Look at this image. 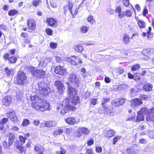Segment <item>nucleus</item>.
<instances>
[{
	"label": "nucleus",
	"mask_w": 154,
	"mask_h": 154,
	"mask_svg": "<svg viewBox=\"0 0 154 154\" xmlns=\"http://www.w3.org/2000/svg\"><path fill=\"white\" fill-rule=\"evenodd\" d=\"M41 1L40 0H33L32 2V4L35 7H37L41 3Z\"/></svg>",
	"instance_id": "obj_38"
},
{
	"label": "nucleus",
	"mask_w": 154,
	"mask_h": 154,
	"mask_svg": "<svg viewBox=\"0 0 154 154\" xmlns=\"http://www.w3.org/2000/svg\"><path fill=\"white\" fill-rule=\"evenodd\" d=\"M17 148L18 149L21 153L24 152L25 151V150L24 149L23 147L20 146H16Z\"/></svg>",
	"instance_id": "obj_51"
},
{
	"label": "nucleus",
	"mask_w": 154,
	"mask_h": 154,
	"mask_svg": "<svg viewBox=\"0 0 154 154\" xmlns=\"http://www.w3.org/2000/svg\"><path fill=\"white\" fill-rule=\"evenodd\" d=\"M46 23L49 26L53 27H57L58 25L57 20L52 17H48L46 19Z\"/></svg>",
	"instance_id": "obj_13"
},
{
	"label": "nucleus",
	"mask_w": 154,
	"mask_h": 154,
	"mask_svg": "<svg viewBox=\"0 0 154 154\" xmlns=\"http://www.w3.org/2000/svg\"><path fill=\"white\" fill-rule=\"evenodd\" d=\"M57 122L54 121H48L42 123L46 127L49 128L55 126L57 125Z\"/></svg>",
	"instance_id": "obj_24"
},
{
	"label": "nucleus",
	"mask_w": 154,
	"mask_h": 154,
	"mask_svg": "<svg viewBox=\"0 0 154 154\" xmlns=\"http://www.w3.org/2000/svg\"><path fill=\"white\" fill-rule=\"evenodd\" d=\"M143 15L144 16H145L148 13V11L146 7H145L143 11Z\"/></svg>",
	"instance_id": "obj_54"
},
{
	"label": "nucleus",
	"mask_w": 154,
	"mask_h": 154,
	"mask_svg": "<svg viewBox=\"0 0 154 154\" xmlns=\"http://www.w3.org/2000/svg\"><path fill=\"white\" fill-rule=\"evenodd\" d=\"M152 30V28L151 26H149L148 28V30H147L146 33L147 34V37L148 38H149V35H150L151 31Z\"/></svg>",
	"instance_id": "obj_58"
},
{
	"label": "nucleus",
	"mask_w": 154,
	"mask_h": 154,
	"mask_svg": "<svg viewBox=\"0 0 154 154\" xmlns=\"http://www.w3.org/2000/svg\"><path fill=\"white\" fill-rule=\"evenodd\" d=\"M142 103L141 100L138 98H135L130 101L131 106L134 108L141 105Z\"/></svg>",
	"instance_id": "obj_16"
},
{
	"label": "nucleus",
	"mask_w": 154,
	"mask_h": 154,
	"mask_svg": "<svg viewBox=\"0 0 154 154\" xmlns=\"http://www.w3.org/2000/svg\"><path fill=\"white\" fill-rule=\"evenodd\" d=\"M29 121L28 119L24 120L22 123V125L24 126H26L29 123Z\"/></svg>",
	"instance_id": "obj_46"
},
{
	"label": "nucleus",
	"mask_w": 154,
	"mask_h": 154,
	"mask_svg": "<svg viewBox=\"0 0 154 154\" xmlns=\"http://www.w3.org/2000/svg\"><path fill=\"white\" fill-rule=\"evenodd\" d=\"M27 25L29 29L28 32H31L34 31L36 27L35 20L33 18L29 19L27 20Z\"/></svg>",
	"instance_id": "obj_8"
},
{
	"label": "nucleus",
	"mask_w": 154,
	"mask_h": 154,
	"mask_svg": "<svg viewBox=\"0 0 154 154\" xmlns=\"http://www.w3.org/2000/svg\"><path fill=\"white\" fill-rule=\"evenodd\" d=\"M123 40L125 44H128L130 41V38L129 36L126 34H125L123 37Z\"/></svg>",
	"instance_id": "obj_36"
},
{
	"label": "nucleus",
	"mask_w": 154,
	"mask_h": 154,
	"mask_svg": "<svg viewBox=\"0 0 154 154\" xmlns=\"http://www.w3.org/2000/svg\"><path fill=\"white\" fill-rule=\"evenodd\" d=\"M19 139H20V141L23 143H24L25 142L26 137H24L23 136L20 135L19 137Z\"/></svg>",
	"instance_id": "obj_49"
},
{
	"label": "nucleus",
	"mask_w": 154,
	"mask_h": 154,
	"mask_svg": "<svg viewBox=\"0 0 154 154\" xmlns=\"http://www.w3.org/2000/svg\"><path fill=\"white\" fill-rule=\"evenodd\" d=\"M121 137L120 136H116L113 139V144L114 145L115 144L117 141L120 139Z\"/></svg>",
	"instance_id": "obj_50"
},
{
	"label": "nucleus",
	"mask_w": 154,
	"mask_h": 154,
	"mask_svg": "<svg viewBox=\"0 0 154 154\" xmlns=\"http://www.w3.org/2000/svg\"><path fill=\"white\" fill-rule=\"evenodd\" d=\"M80 30L82 33H85L88 31V28L86 26H82L81 27Z\"/></svg>",
	"instance_id": "obj_42"
},
{
	"label": "nucleus",
	"mask_w": 154,
	"mask_h": 154,
	"mask_svg": "<svg viewBox=\"0 0 154 154\" xmlns=\"http://www.w3.org/2000/svg\"><path fill=\"white\" fill-rule=\"evenodd\" d=\"M139 142L141 143H147V141L144 139H142L139 140Z\"/></svg>",
	"instance_id": "obj_64"
},
{
	"label": "nucleus",
	"mask_w": 154,
	"mask_h": 154,
	"mask_svg": "<svg viewBox=\"0 0 154 154\" xmlns=\"http://www.w3.org/2000/svg\"><path fill=\"white\" fill-rule=\"evenodd\" d=\"M55 85L57 88L58 92L60 94H62L64 89L63 84L60 81H57L55 83Z\"/></svg>",
	"instance_id": "obj_15"
},
{
	"label": "nucleus",
	"mask_w": 154,
	"mask_h": 154,
	"mask_svg": "<svg viewBox=\"0 0 154 154\" xmlns=\"http://www.w3.org/2000/svg\"><path fill=\"white\" fill-rule=\"evenodd\" d=\"M27 82V78L25 73L21 71L18 72L17 83V85L23 86Z\"/></svg>",
	"instance_id": "obj_6"
},
{
	"label": "nucleus",
	"mask_w": 154,
	"mask_h": 154,
	"mask_svg": "<svg viewBox=\"0 0 154 154\" xmlns=\"http://www.w3.org/2000/svg\"><path fill=\"white\" fill-rule=\"evenodd\" d=\"M33 124L36 126H37L39 124V121L37 120H33Z\"/></svg>",
	"instance_id": "obj_61"
},
{
	"label": "nucleus",
	"mask_w": 154,
	"mask_h": 154,
	"mask_svg": "<svg viewBox=\"0 0 154 154\" xmlns=\"http://www.w3.org/2000/svg\"><path fill=\"white\" fill-rule=\"evenodd\" d=\"M63 132V129L61 128H59L54 131L53 135L55 137L62 134Z\"/></svg>",
	"instance_id": "obj_28"
},
{
	"label": "nucleus",
	"mask_w": 154,
	"mask_h": 154,
	"mask_svg": "<svg viewBox=\"0 0 154 154\" xmlns=\"http://www.w3.org/2000/svg\"><path fill=\"white\" fill-rule=\"evenodd\" d=\"M73 4H74L70 0H69L68 2V8L70 12H71V10H72V9Z\"/></svg>",
	"instance_id": "obj_37"
},
{
	"label": "nucleus",
	"mask_w": 154,
	"mask_h": 154,
	"mask_svg": "<svg viewBox=\"0 0 154 154\" xmlns=\"http://www.w3.org/2000/svg\"><path fill=\"white\" fill-rule=\"evenodd\" d=\"M20 37L23 39V43L24 44H29L30 42V40L29 38L28 34L25 32H22L20 34Z\"/></svg>",
	"instance_id": "obj_20"
},
{
	"label": "nucleus",
	"mask_w": 154,
	"mask_h": 154,
	"mask_svg": "<svg viewBox=\"0 0 154 154\" xmlns=\"http://www.w3.org/2000/svg\"><path fill=\"white\" fill-rule=\"evenodd\" d=\"M35 150L36 153L43 152L41 146L38 144H37L35 146Z\"/></svg>",
	"instance_id": "obj_35"
},
{
	"label": "nucleus",
	"mask_w": 154,
	"mask_h": 154,
	"mask_svg": "<svg viewBox=\"0 0 154 154\" xmlns=\"http://www.w3.org/2000/svg\"><path fill=\"white\" fill-rule=\"evenodd\" d=\"M144 116L143 114L137 112V115L136 117V119L135 120L136 122H139L143 121L144 120Z\"/></svg>",
	"instance_id": "obj_29"
},
{
	"label": "nucleus",
	"mask_w": 154,
	"mask_h": 154,
	"mask_svg": "<svg viewBox=\"0 0 154 154\" xmlns=\"http://www.w3.org/2000/svg\"><path fill=\"white\" fill-rule=\"evenodd\" d=\"M66 153V150L63 148H60V151H57L56 152L57 154H65Z\"/></svg>",
	"instance_id": "obj_44"
},
{
	"label": "nucleus",
	"mask_w": 154,
	"mask_h": 154,
	"mask_svg": "<svg viewBox=\"0 0 154 154\" xmlns=\"http://www.w3.org/2000/svg\"><path fill=\"white\" fill-rule=\"evenodd\" d=\"M103 112L104 113L107 115H109L110 116H113L114 115L113 111L112 110L113 108L110 109L109 108H104Z\"/></svg>",
	"instance_id": "obj_25"
},
{
	"label": "nucleus",
	"mask_w": 154,
	"mask_h": 154,
	"mask_svg": "<svg viewBox=\"0 0 154 154\" xmlns=\"http://www.w3.org/2000/svg\"><path fill=\"white\" fill-rule=\"evenodd\" d=\"M37 68H32L31 69V74L37 77L42 78L45 75V72L42 70H38Z\"/></svg>",
	"instance_id": "obj_11"
},
{
	"label": "nucleus",
	"mask_w": 154,
	"mask_h": 154,
	"mask_svg": "<svg viewBox=\"0 0 154 154\" xmlns=\"http://www.w3.org/2000/svg\"><path fill=\"white\" fill-rule=\"evenodd\" d=\"M102 151V149L101 147L97 146L96 147V151L97 152L100 153Z\"/></svg>",
	"instance_id": "obj_57"
},
{
	"label": "nucleus",
	"mask_w": 154,
	"mask_h": 154,
	"mask_svg": "<svg viewBox=\"0 0 154 154\" xmlns=\"http://www.w3.org/2000/svg\"><path fill=\"white\" fill-rule=\"evenodd\" d=\"M66 61L70 63L72 66H77L81 65L82 63V60L75 56H72L71 57H67Z\"/></svg>",
	"instance_id": "obj_7"
},
{
	"label": "nucleus",
	"mask_w": 154,
	"mask_h": 154,
	"mask_svg": "<svg viewBox=\"0 0 154 154\" xmlns=\"http://www.w3.org/2000/svg\"><path fill=\"white\" fill-rule=\"evenodd\" d=\"M73 98L65 100L61 103H57V109L58 111L60 112L61 114L64 115L68 111L72 109L70 103L75 105L79 103V98L78 96H76Z\"/></svg>",
	"instance_id": "obj_2"
},
{
	"label": "nucleus",
	"mask_w": 154,
	"mask_h": 154,
	"mask_svg": "<svg viewBox=\"0 0 154 154\" xmlns=\"http://www.w3.org/2000/svg\"><path fill=\"white\" fill-rule=\"evenodd\" d=\"M8 118H3L2 120V124L3 125L4 124H6L8 121Z\"/></svg>",
	"instance_id": "obj_59"
},
{
	"label": "nucleus",
	"mask_w": 154,
	"mask_h": 154,
	"mask_svg": "<svg viewBox=\"0 0 154 154\" xmlns=\"http://www.w3.org/2000/svg\"><path fill=\"white\" fill-rule=\"evenodd\" d=\"M104 134L106 137H111L115 134V131L113 130L110 129L106 131Z\"/></svg>",
	"instance_id": "obj_26"
},
{
	"label": "nucleus",
	"mask_w": 154,
	"mask_h": 154,
	"mask_svg": "<svg viewBox=\"0 0 154 154\" xmlns=\"http://www.w3.org/2000/svg\"><path fill=\"white\" fill-rule=\"evenodd\" d=\"M45 32L48 35H52L53 34V30L49 28H47L45 29Z\"/></svg>",
	"instance_id": "obj_41"
},
{
	"label": "nucleus",
	"mask_w": 154,
	"mask_h": 154,
	"mask_svg": "<svg viewBox=\"0 0 154 154\" xmlns=\"http://www.w3.org/2000/svg\"><path fill=\"white\" fill-rule=\"evenodd\" d=\"M12 101L11 97L9 96H7L3 97L2 103L3 105L8 106L11 103Z\"/></svg>",
	"instance_id": "obj_21"
},
{
	"label": "nucleus",
	"mask_w": 154,
	"mask_h": 154,
	"mask_svg": "<svg viewBox=\"0 0 154 154\" xmlns=\"http://www.w3.org/2000/svg\"><path fill=\"white\" fill-rule=\"evenodd\" d=\"M50 47L52 49H55L57 47V44L56 43L51 42L50 44Z\"/></svg>",
	"instance_id": "obj_48"
},
{
	"label": "nucleus",
	"mask_w": 154,
	"mask_h": 154,
	"mask_svg": "<svg viewBox=\"0 0 154 154\" xmlns=\"http://www.w3.org/2000/svg\"><path fill=\"white\" fill-rule=\"evenodd\" d=\"M125 99L124 98L118 99L114 100L111 102L112 105L115 107L119 106L124 104Z\"/></svg>",
	"instance_id": "obj_17"
},
{
	"label": "nucleus",
	"mask_w": 154,
	"mask_h": 154,
	"mask_svg": "<svg viewBox=\"0 0 154 154\" xmlns=\"http://www.w3.org/2000/svg\"><path fill=\"white\" fill-rule=\"evenodd\" d=\"M138 112L143 114L146 113V120L148 122H154V108L148 110L146 107H143Z\"/></svg>",
	"instance_id": "obj_3"
},
{
	"label": "nucleus",
	"mask_w": 154,
	"mask_h": 154,
	"mask_svg": "<svg viewBox=\"0 0 154 154\" xmlns=\"http://www.w3.org/2000/svg\"><path fill=\"white\" fill-rule=\"evenodd\" d=\"M67 94L68 95V98H73L77 96V91L74 88L70 86L69 83H67Z\"/></svg>",
	"instance_id": "obj_9"
},
{
	"label": "nucleus",
	"mask_w": 154,
	"mask_h": 154,
	"mask_svg": "<svg viewBox=\"0 0 154 154\" xmlns=\"http://www.w3.org/2000/svg\"><path fill=\"white\" fill-rule=\"evenodd\" d=\"M72 129L71 128H67L66 129L65 132L67 134H70L72 133Z\"/></svg>",
	"instance_id": "obj_56"
},
{
	"label": "nucleus",
	"mask_w": 154,
	"mask_h": 154,
	"mask_svg": "<svg viewBox=\"0 0 154 154\" xmlns=\"http://www.w3.org/2000/svg\"><path fill=\"white\" fill-rule=\"evenodd\" d=\"M90 93L88 91H86L85 92V94L84 95V97L85 98H87L89 97L90 96Z\"/></svg>",
	"instance_id": "obj_63"
},
{
	"label": "nucleus",
	"mask_w": 154,
	"mask_h": 154,
	"mask_svg": "<svg viewBox=\"0 0 154 154\" xmlns=\"http://www.w3.org/2000/svg\"><path fill=\"white\" fill-rule=\"evenodd\" d=\"M137 22L140 29H143L145 27L146 23L144 21L138 20H137Z\"/></svg>",
	"instance_id": "obj_30"
},
{
	"label": "nucleus",
	"mask_w": 154,
	"mask_h": 154,
	"mask_svg": "<svg viewBox=\"0 0 154 154\" xmlns=\"http://www.w3.org/2000/svg\"><path fill=\"white\" fill-rule=\"evenodd\" d=\"M109 100V99L108 98H105L103 99V100L102 101V105L103 106V108H105V106H104L105 104L108 102Z\"/></svg>",
	"instance_id": "obj_45"
},
{
	"label": "nucleus",
	"mask_w": 154,
	"mask_h": 154,
	"mask_svg": "<svg viewBox=\"0 0 154 154\" xmlns=\"http://www.w3.org/2000/svg\"><path fill=\"white\" fill-rule=\"evenodd\" d=\"M121 6H118L115 10V13L118 14V16L119 19H122L125 16L130 17L132 15V12L130 10H126L125 11H122Z\"/></svg>",
	"instance_id": "obj_4"
},
{
	"label": "nucleus",
	"mask_w": 154,
	"mask_h": 154,
	"mask_svg": "<svg viewBox=\"0 0 154 154\" xmlns=\"http://www.w3.org/2000/svg\"><path fill=\"white\" fill-rule=\"evenodd\" d=\"M87 20L91 24H94L96 23L95 20L92 15L89 16L88 17Z\"/></svg>",
	"instance_id": "obj_34"
},
{
	"label": "nucleus",
	"mask_w": 154,
	"mask_h": 154,
	"mask_svg": "<svg viewBox=\"0 0 154 154\" xmlns=\"http://www.w3.org/2000/svg\"><path fill=\"white\" fill-rule=\"evenodd\" d=\"M149 136L151 139L154 138V130L153 131H149Z\"/></svg>",
	"instance_id": "obj_47"
},
{
	"label": "nucleus",
	"mask_w": 154,
	"mask_h": 154,
	"mask_svg": "<svg viewBox=\"0 0 154 154\" xmlns=\"http://www.w3.org/2000/svg\"><path fill=\"white\" fill-rule=\"evenodd\" d=\"M68 80L73 84L78 86L79 83V79L78 76L74 73L70 74L68 78Z\"/></svg>",
	"instance_id": "obj_10"
},
{
	"label": "nucleus",
	"mask_w": 154,
	"mask_h": 154,
	"mask_svg": "<svg viewBox=\"0 0 154 154\" xmlns=\"http://www.w3.org/2000/svg\"><path fill=\"white\" fill-rule=\"evenodd\" d=\"M9 54L11 55H14L15 54L16 52V49L14 48H12L9 50L8 51Z\"/></svg>",
	"instance_id": "obj_53"
},
{
	"label": "nucleus",
	"mask_w": 154,
	"mask_h": 154,
	"mask_svg": "<svg viewBox=\"0 0 154 154\" xmlns=\"http://www.w3.org/2000/svg\"><path fill=\"white\" fill-rule=\"evenodd\" d=\"M90 131V130L87 128L82 127L78 129L76 136L77 137H79L83 133L84 134L87 135L89 134Z\"/></svg>",
	"instance_id": "obj_18"
},
{
	"label": "nucleus",
	"mask_w": 154,
	"mask_h": 154,
	"mask_svg": "<svg viewBox=\"0 0 154 154\" xmlns=\"http://www.w3.org/2000/svg\"><path fill=\"white\" fill-rule=\"evenodd\" d=\"M122 3L123 5L126 7H128L130 5L132 6V8L134 9L132 5L130 4L129 0H122Z\"/></svg>",
	"instance_id": "obj_40"
},
{
	"label": "nucleus",
	"mask_w": 154,
	"mask_h": 154,
	"mask_svg": "<svg viewBox=\"0 0 154 154\" xmlns=\"http://www.w3.org/2000/svg\"><path fill=\"white\" fill-rule=\"evenodd\" d=\"M18 11L15 9H13L10 10L8 13V15L10 16H13L18 14Z\"/></svg>",
	"instance_id": "obj_31"
},
{
	"label": "nucleus",
	"mask_w": 154,
	"mask_h": 154,
	"mask_svg": "<svg viewBox=\"0 0 154 154\" xmlns=\"http://www.w3.org/2000/svg\"><path fill=\"white\" fill-rule=\"evenodd\" d=\"M8 144L10 147L14 142L15 136L13 134L11 133L8 134Z\"/></svg>",
	"instance_id": "obj_22"
},
{
	"label": "nucleus",
	"mask_w": 154,
	"mask_h": 154,
	"mask_svg": "<svg viewBox=\"0 0 154 154\" xmlns=\"http://www.w3.org/2000/svg\"><path fill=\"white\" fill-rule=\"evenodd\" d=\"M5 71L8 76H12L14 71V69L12 68H5Z\"/></svg>",
	"instance_id": "obj_32"
},
{
	"label": "nucleus",
	"mask_w": 154,
	"mask_h": 154,
	"mask_svg": "<svg viewBox=\"0 0 154 154\" xmlns=\"http://www.w3.org/2000/svg\"><path fill=\"white\" fill-rule=\"evenodd\" d=\"M2 57L4 60L5 61L8 60L9 63H15L17 60L16 57L14 56H12L10 57L9 54L8 53L4 54L3 55Z\"/></svg>",
	"instance_id": "obj_12"
},
{
	"label": "nucleus",
	"mask_w": 154,
	"mask_h": 154,
	"mask_svg": "<svg viewBox=\"0 0 154 154\" xmlns=\"http://www.w3.org/2000/svg\"><path fill=\"white\" fill-rule=\"evenodd\" d=\"M135 8L138 11H140L141 10V8L140 6L138 4H137L135 5Z\"/></svg>",
	"instance_id": "obj_62"
},
{
	"label": "nucleus",
	"mask_w": 154,
	"mask_h": 154,
	"mask_svg": "<svg viewBox=\"0 0 154 154\" xmlns=\"http://www.w3.org/2000/svg\"><path fill=\"white\" fill-rule=\"evenodd\" d=\"M79 8V7H77L75 8L74 12H73L72 10H71V12H70V13L72 15L73 18H74L75 16L77 14Z\"/></svg>",
	"instance_id": "obj_39"
},
{
	"label": "nucleus",
	"mask_w": 154,
	"mask_h": 154,
	"mask_svg": "<svg viewBox=\"0 0 154 154\" xmlns=\"http://www.w3.org/2000/svg\"><path fill=\"white\" fill-rule=\"evenodd\" d=\"M57 74L62 75H64L66 73V70L65 69H63L62 68L60 72H58V71H57Z\"/></svg>",
	"instance_id": "obj_43"
},
{
	"label": "nucleus",
	"mask_w": 154,
	"mask_h": 154,
	"mask_svg": "<svg viewBox=\"0 0 154 154\" xmlns=\"http://www.w3.org/2000/svg\"><path fill=\"white\" fill-rule=\"evenodd\" d=\"M38 95L31 97V100L32 101V106L35 109L43 112L51 109L50 104L47 100H43L42 98Z\"/></svg>",
	"instance_id": "obj_1"
},
{
	"label": "nucleus",
	"mask_w": 154,
	"mask_h": 154,
	"mask_svg": "<svg viewBox=\"0 0 154 154\" xmlns=\"http://www.w3.org/2000/svg\"><path fill=\"white\" fill-rule=\"evenodd\" d=\"M65 122L68 124L71 125H74L79 123L80 122V118L73 117H69L64 119Z\"/></svg>",
	"instance_id": "obj_14"
},
{
	"label": "nucleus",
	"mask_w": 154,
	"mask_h": 154,
	"mask_svg": "<svg viewBox=\"0 0 154 154\" xmlns=\"http://www.w3.org/2000/svg\"><path fill=\"white\" fill-rule=\"evenodd\" d=\"M91 103L94 105H95L97 102V99H92L91 101Z\"/></svg>",
	"instance_id": "obj_60"
},
{
	"label": "nucleus",
	"mask_w": 154,
	"mask_h": 154,
	"mask_svg": "<svg viewBox=\"0 0 154 154\" xmlns=\"http://www.w3.org/2000/svg\"><path fill=\"white\" fill-rule=\"evenodd\" d=\"M38 86L39 93L41 95H43L45 96L50 92V89L47 84L44 81L38 83Z\"/></svg>",
	"instance_id": "obj_5"
},
{
	"label": "nucleus",
	"mask_w": 154,
	"mask_h": 154,
	"mask_svg": "<svg viewBox=\"0 0 154 154\" xmlns=\"http://www.w3.org/2000/svg\"><path fill=\"white\" fill-rule=\"evenodd\" d=\"M154 52L153 49L151 48H147L143 49L142 52L143 55L148 56L149 55Z\"/></svg>",
	"instance_id": "obj_23"
},
{
	"label": "nucleus",
	"mask_w": 154,
	"mask_h": 154,
	"mask_svg": "<svg viewBox=\"0 0 154 154\" xmlns=\"http://www.w3.org/2000/svg\"><path fill=\"white\" fill-rule=\"evenodd\" d=\"M140 97L141 99L143 100H146L148 98L147 96L146 95L142 94L140 96Z\"/></svg>",
	"instance_id": "obj_55"
},
{
	"label": "nucleus",
	"mask_w": 154,
	"mask_h": 154,
	"mask_svg": "<svg viewBox=\"0 0 154 154\" xmlns=\"http://www.w3.org/2000/svg\"><path fill=\"white\" fill-rule=\"evenodd\" d=\"M68 6L67 5H64L63 8V13L65 14H66L68 11Z\"/></svg>",
	"instance_id": "obj_52"
},
{
	"label": "nucleus",
	"mask_w": 154,
	"mask_h": 154,
	"mask_svg": "<svg viewBox=\"0 0 154 154\" xmlns=\"http://www.w3.org/2000/svg\"><path fill=\"white\" fill-rule=\"evenodd\" d=\"M74 49L77 52L81 53L83 50V48L81 44L75 45L74 47Z\"/></svg>",
	"instance_id": "obj_27"
},
{
	"label": "nucleus",
	"mask_w": 154,
	"mask_h": 154,
	"mask_svg": "<svg viewBox=\"0 0 154 154\" xmlns=\"http://www.w3.org/2000/svg\"><path fill=\"white\" fill-rule=\"evenodd\" d=\"M143 88L146 91H149L152 89V85L150 84H146L143 86Z\"/></svg>",
	"instance_id": "obj_33"
},
{
	"label": "nucleus",
	"mask_w": 154,
	"mask_h": 154,
	"mask_svg": "<svg viewBox=\"0 0 154 154\" xmlns=\"http://www.w3.org/2000/svg\"><path fill=\"white\" fill-rule=\"evenodd\" d=\"M7 115L8 117L12 121L16 122L17 121V117L15 115V112L14 111L8 112Z\"/></svg>",
	"instance_id": "obj_19"
}]
</instances>
